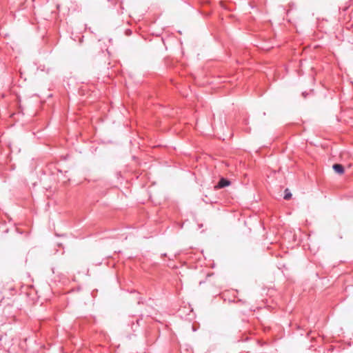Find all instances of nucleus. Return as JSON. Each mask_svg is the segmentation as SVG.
I'll return each instance as SVG.
<instances>
[{
    "label": "nucleus",
    "mask_w": 353,
    "mask_h": 353,
    "mask_svg": "<svg viewBox=\"0 0 353 353\" xmlns=\"http://www.w3.org/2000/svg\"><path fill=\"white\" fill-rule=\"evenodd\" d=\"M292 197V194L290 192L288 189L285 190L284 199L289 200Z\"/></svg>",
    "instance_id": "nucleus-3"
},
{
    "label": "nucleus",
    "mask_w": 353,
    "mask_h": 353,
    "mask_svg": "<svg viewBox=\"0 0 353 353\" xmlns=\"http://www.w3.org/2000/svg\"><path fill=\"white\" fill-rule=\"evenodd\" d=\"M332 168H333V170L335 171V172H336L339 174H343L344 173V168L341 164H338V163L334 164Z\"/></svg>",
    "instance_id": "nucleus-2"
},
{
    "label": "nucleus",
    "mask_w": 353,
    "mask_h": 353,
    "mask_svg": "<svg viewBox=\"0 0 353 353\" xmlns=\"http://www.w3.org/2000/svg\"><path fill=\"white\" fill-rule=\"evenodd\" d=\"M230 185V181L224 179V178H222L220 179V181H219V183H217V185H216L214 186V189L215 190H218V189H220V188H225V187H227L228 185Z\"/></svg>",
    "instance_id": "nucleus-1"
}]
</instances>
